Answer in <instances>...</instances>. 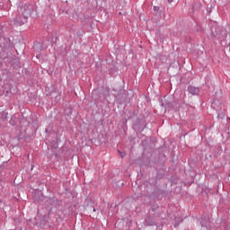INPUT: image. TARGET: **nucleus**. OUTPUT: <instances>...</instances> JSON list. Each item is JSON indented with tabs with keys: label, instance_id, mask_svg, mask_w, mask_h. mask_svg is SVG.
Segmentation results:
<instances>
[{
	"label": "nucleus",
	"instance_id": "f257e3e1",
	"mask_svg": "<svg viewBox=\"0 0 230 230\" xmlns=\"http://www.w3.org/2000/svg\"><path fill=\"white\" fill-rule=\"evenodd\" d=\"M19 13L24 17V20H27L30 15H31V10L26 8V6H20L19 7Z\"/></svg>",
	"mask_w": 230,
	"mask_h": 230
},
{
	"label": "nucleus",
	"instance_id": "f03ea898",
	"mask_svg": "<svg viewBox=\"0 0 230 230\" xmlns=\"http://www.w3.org/2000/svg\"><path fill=\"white\" fill-rule=\"evenodd\" d=\"M188 90H189V93H191L192 95H199V87L189 86Z\"/></svg>",
	"mask_w": 230,
	"mask_h": 230
},
{
	"label": "nucleus",
	"instance_id": "7ed1b4c3",
	"mask_svg": "<svg viewBox=\"0 0 230 230\" xmlns=\"http://www.w3.org/2000/svg\"><path fill=\"white\" fill-rule=\"evenodd\" d=\"M159 10H160V7H158V6H154V11L158 12Z\"/></svg>",
	"mask_w": 230,
	"mask_h": 230
},
{
	"label": "nucleus",
	"instance_id": "20e7f679",
	"mask_svg": "<svg viewBox=\"0 0 230 230\" xmlns=\"http://www.w3.org/2000/svg\"><path fill=\"white\" fill-rule=\"evenodd\" d=\"M25 22L18 21V23L23 25Z\"/></svg>",
	"mask_w": 230,
	"mask_h": 230
},
{
	"label": "nucleus",
	"instance_id": "39448f33",
	"mask_svg": "<svg viewBox=\"0 0 230 230\" xmlns=\"http://www.w3.org/2000/svg\"><path fill=\"white\" fill-rule=\"evenodd\" d=\"M120 157L124 158L125 157V153H120Z\"/></svg>",
	"mask_w": 230,
	"mask_h": 230
},
{
	"label": "nucleus",
	"instance_id": "423d86ee",
	"mask_svg": "<svg viewBox=\"0 0 230 230\" xmlns=\"http://www.w3.org/2000/svg\"><path fill=\"white\" fill-rule=\"evenodd\" d=\"M168 2H169V3H172V2H173V0H168Z\"/></svg>",
	"mask_w": 230,
	"mask_h": 230
}]
</instances>
